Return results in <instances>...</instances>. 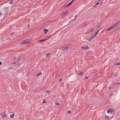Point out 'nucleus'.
Instances as JSON below:
<instances>
[{
    "mask_svg": "<svg viewBox=\"0 0 120 120\" xmlns=\"http://www.w3.org/2000/svg\"><path fill=\"white\" fill-rule=\"evenodd\" d=\"M30 41L28 39H27L26 40H23L22 41L20 44H28L30 43Z\"/></svg>",
    "mask_w": 120,
    "mask_h": 120,
    "instance_id": "1",
    "label": "nucleus"
},
{
    "mask_svg": "<svg viewBox=\"0 0 120 120\" xmlns=\"http://www.w3.org/2000/svg\"><path fill=\"white\" fill-rule=\"evenodd\" d=\"M1 115L3 117H4L6 116V115L5 112H3L1 114Z\"/></svg>",
    "mask_w": 120,
    "mask_h": 120,
    "instance_id": "2",
    "label": "nucleus"
},
{
    "mask_svg": "<svg viewBox=\"0 0 120 120\" xmlns=\"http://www.w3.org/2000/svg\"><path fill=\"white\" fill-rule=\"evenodd\" d=\"M100 30H98L96 31V33L94 34V37H95L98 34V32Z\"/></svg>",
    "mask_w": 120,
    "mask_h": 120,
    "instance_id": "3",
    "label": "nucleus"
},
{
    "mask_svg": "<svg viewBox=\"0 0 120 120\" xmlns=\"http://www.w3.org/2000/svg\"><path fill=\"white\" fill-rule=\"evenodd\" d=\"M49 30L46 29H44V32L45 34L47 33V32Z\"/></svg>",
    "mask_w": 120,
    "mask_h": 120,
    "instance_id": "4",
    "label": "nucleus"
},
{
    "mask_svg": "<svg viewBox=\"0 0 120 120\" xmlns=\"http://www.w3.org/2000/svg\"><path fill=\"white\" fill-rule=\"evenodd\" d=\"M116 75V72H113V73L111 74V76L112 77L114 76H115Z\"/></svg>",
    "mask_w": 120,
    "mask_h": 120,
    "instance_id": "5",
    "label": "nucleus"
},
{
    "mask_svg": "<svg viewBox=\"0 0 120 120\" xmlns=\"http://www.w3.org/2000/svg\"><path fill=\"white\" fill-rule=\"evenodd\" d=\"M12 113H13V114L11 115L10 116V118H13L14 117L15 115V113L14 112H13Z\"/></svg>",
    "mask_w": 120,
    "mask_h": 120,
    "instance_id": "6",
    "label": "nucleus"
},
{
    "mask_svg": "<svg viewBox=\"0 0 120 120\" xmlns=\"http://www.w3.org/2000/svg\"><path fill=\"white\" fill-rule=\"evenodd\" d=\"M95 37H94V36L93 37H91L90 38H89L88 39V41H91L92 39H93Z\"/></svg>",
    "mask_w": 120,
    "mask_h": 120,
    "instance_id": "7",
    "label": "nucleus"
},
{
    "mask_svg": "<svg viewBox=\"0 0 120 120\" xmlns=\"http://www.w3.org/2000/svg\"><path fill=\"white\" fill-rule=\"evenodd\" d=\"M95 28H92V29L91 30H90V32H91L94 31L95 30Z\"/></svg>",
    "mask_w": 120,
    "mask_h": 120,
    "instance_id": "8",
    "label": "nucleus"
},
{
    "mask_svg": "<svg viewBox=\"0 0 120 120\" xmlns=\"http://www.w3.org/2000/svg\"><path fill=\"white\" fill-rule=\"evenodd\" d=\"M47 40V39H43V40H41L39 41H38L39 42H43V41H45Z\"/></svg>",
    "mask_w": 120,
    "mask_h": 120,
    "instance_id": "9",
    "label": "nucleus"
},
{
    "mask_svg": "<svg viewBox=\"0 0 120 120\" xmlns=\"http://www.w3.org/2000/svg\"><path fill=\"white\" fill-rule=\"evenodd\" d=\"M112 109H108L107 111V112L108 113H109L111 112V110H112Z\"/></svg>",
    "mask_w": 120,
    "mask_h": 120,
    "instance_id": "10",
    "label": "nucleus"
},
{
    "mask_svg": "<svg viewBox=\"0 0 120 120\" xmlns=\"http://www.w3.org/2000/svg\"><path fill=\"white\" fill-rule=\"evenodd\" d=\"M72 3V2H70V3H69V4H68L67 5H66L65 6V7H67V6H69V5H71Z\"/></svg>",
    "mask_w": 120,
    "mask_h": 120,
    "instance_id": "11",
    "label": "nucleus"
},
{
    "mask_svg": "<svg viewBox=\"0 0 120 120\" xmlns=\"http://www.w3.org/2000/svg\"><path fill=\"white\" fill-rule=\"evenodd\" d=\"M112 29V28H111V27H109V28H108L106 30V31H109L110 30H111V29Z\"/></svg>",
    "mask_w": 120,
    "mask_h": 120,
    "instance_id": "12",
    "label": "nucleus"
},
{
    "mask_svg": "<svg viewBox=\"0 0 120 120\" xmlns=\"http://www.w3.org/2000/svg\"><path fill=\"white\" fill-rule=\"evenodd\" d=\"M115 65H120V63H116L115 64Z\"/></svg>",
    "mask_w": 120,
    "mask_h": 120,
    "instance_id": "13",
    "label": "nucleus"
},
{
    "mask_svg": "<svg viewBox=\"0 0 120 120\" xmlns=\"http://www.w3.org/2000/svg\"><path fill=\"white\" fill-rule=\"evenodd\" d=\"M71 113V111L70 110H68L67 112V113L68 114H70Z\"/></svg>",
    "mask_w": 120,
    "mask_h": 120,
    "instance_id": "14",
    "label": "nucleus"
},
{
    "mask_svg": "<svg viewBox=\"0 0 120 120\" xmlns=\"http://www.w3.org/2000/svg\"><path fill=\"white\" fill-rule=\"evenodd\" d=\"M50 91L49 90H46V91L45 92L46 93H50Z\"/></svg>",
    "mask_w": 120,
    "mask_h": 120,
    "instance_id": "15",
    "label": "nucleus"
},
{
    "mask_svg": "<svg viewBox=\"0 0 120 120\" xmlns=\"http://www.w3.org/2000/svg\"><path fill=\"white\" fill-rule=\"evenodd\" d=\"M120 22H116V23L115 24H114L113 25H115V26H116Z\"/></svg>",
    "mask_w": 120,
    "mask_h": 120,
    "instance_id": "16",
    "label": "nucleus"
},
{
    "mask_svg": "<svg viewBox=\"0 0 120 120\" xmlns=\"http://www.w3.org/2000/svg\"><path fill=\"white\" fill-rule=\"evenodd\" d=\"M68 49V47H64L62 49L63 50H65L66 49Z\"/></svg>",
    "mask_w": 120,
    "mask_h": 120,
    "instance_id": "17",
    "label": "nucleus"
},
{
    "mask_svg": "<svg viewBox=\"0 0 120 120\" xmlns=\"http://www.w3.org/2000/svg\"><path fill=\"white\" fill-rule=\"evenodd\" d=\"M9 3L10 4H12L13 3V2L12 0L9 1Z\"/></svg>",
    "mask_w": 120,
    "mask_h": 120,
    "instance_id": "18",
    "label": "nucleus"
},
{
    "mask_svg": "<svg viewBox=\"0 0 120 120\" xmlns=\"http://www.w3.org/2000/svg\"><path fill=\"white\" fill-rule=\"evenodd\" d=\"M55 104L56 105H57L58 106V105H60V104L59 103H58V102H56L55 103Z\"/></svg>",
    "mask_w": 120,
    "mask_h": 120,
    "instance_id": "19",
    "label": "nucleus"
},
{
    "mask_svg": "<svg viewBox=\"0 0 120 120\" xmlns=\"http://www.w3.org/2000/svg\"><path fill=\"white\" fill-rule=\"evenodd\" d=\"M111 28H112V29L115 27V25H112V26H111Z\"/></svg>",
    "mask_w": 120,
    "mask_h": 120,
    "instance_id": "20",
    "label": "nucleus"
},
{
    "mask_svg": "<svg viewBox=\"0 0 120 120\" xmlns=\"http://www.w3.org/2000/svg\"><path fill=\"white\" fill-rule=\"evenodd\" d=\"M82 49L83 50H85L86 49V48L85 46H83L82 47Z\"/></svg>",
    "mask_w": 120,
    "mask_h": 120,
    "instance_id": "21",
    "label": "nucleus"
},
{
    "mask_svg": "<svg viewBox=\"0 0 120 120\" xmlns=\"http://www.w3.org/2000/svg\"><path fill=\"white\" fill-rule=\"evenodd\" d=\"M47 103V102L45 101V100H43L42 101V103Z\"/></svg>",
    "mask_w": 120,
    "mask_h": 120,
    "instance_id": "22",
    "label": "nucleus"
},
{
    "mask_svg": "<svg viewBox=\"0 0 120 120\" xmlns=\"http://www.w3.org/2000/svg\"><path fill=\"white\" fill-rule=\"evenodd\" d=\"M114 87H110V88H109V90H110L112 89H113V88Z\"/></svg>",
    "mask_w": 120,
    "mask_h": 120,
    "instance_id": "23",
    "label": "nucleus"
},
{
    "mask_svg": "<svg viewBox=\"0 0 120 120\" xmlns=\"http://www.w3.org/2000/svg\"><path fill=\"white\" fill-rule=\"evenodd\" d=\"M79 75H82L83 73L82 72H80L79 73Z\"/></svg>",
    "mask_w": 120,
    "mask_h": 120,
    "instance_id": "24",
    "label": "nucleus"
},
{
    "mask_svg": "<svg viewBox=\"0 0 120 120\" xmlns=\"http://www.w3.org/2000/svg\"><path fill=\"white\" fill-rule=\"evenodd\" d=\"M50 53H48L46 55V57H47L48 56H49V55L50 54Z\"/></svg>",
    "mask_w": 120,
    "mask_h": 120,
    "instance_id": "25",
    "label": "nucleus"
},
{
    "mask_svg": "<svg viewBox=\"0 0 120 120\" xmlns=\"http://www.w3.org/2000/svg\"><path fill=\"white\" fill-rule=\"evenodd\" d=\"M114 110L113 109L112 111L111 110V114H112L113 112H114Z\"/></svg>",
    "mask_w": 120,
    "mask_h": 120,
    "instance_id": "26",
    "label": "nucleus"
},
{
    "mask_svg": "<svg viewBox=\"0 0 120 120\" xmlns=\"http://www.w3.org/2000/svg\"><path fill=\"white\" fill-rule=\"evenodd\" d=\"M68 11H67V12H64V14H63V15H65L66 14H68Z\"/></svg>",
    "mask_w": 120,
    "mask_h": 120,
    "instance_id": "27",
    "label": "nucleus"
},
{
    "mask_svg": "<svg viewBox=\"0 0 120 120\" xmlns=\"http://www.w3.org/2000/svg\"><path fill=\"white\" fill-rule=\"evenodd\" d=\"M13 60H14L15 61L16 60V57H14V58H13Z\"/></svg>",
    "mask_w": 120,
    "mask_h": 120,
    "instance_id": "28",
    "label": "nucleus"
},
{
    "mask_svg": "<svg viewBox=\"0 0 120 120\" xmlns=\"http://www.w3.org/2000/svg\"><path fill=\"white\" fill-rule=\"evenodd\" d=\"M41 74V72H40V73H39V74H38L37 75V76H39V75Z\"/></svg>",
    "mask_w": 120,
    "mask_h": 120,
    "instance_id": "29",
    "label": "nucleus"
},
{
    "mask_svg": "<svg viewBox=\"0 0 120 120\" xmlns=\"http://www.w3.org/2000/svg\"><path fill=\"white\" fill-rule=\"evenodd\" d=\"M75 19H71V20L70 21V22H71L72 21H75Z\"/></svg>",
    "mask_w": 120,
    "mask_h": 120,
    "instance_id": "30",
    "label": "nucleus"
},
{
    "mask_svg": "<svg viewBox=\"0 0 120 120\" xmlns=\"http://www.w3.org/2000/svg\"><path fill=\"white\" fill-rule=\"evenodd\" d=\"M15 33V32H12V33H11V34L10 35H12L13 34H14Z\"/></svg>",
    "mask_w": 120,
    "mask_h": 120,
    "instance_id": "31",
    "label": "nucleus"
},
{
    "mask_svg": "<svg viewBox=\"0 0 120 120\" xmlns=\"http://www.w3.org/2000/svg\"><path fill=\"white\" fill-rule=\"evenodd\" d=\"M100 4L99 2H97L96 4H95V5H97Z\"/></svg>",
    "mask_w": 120,
    "mask_h": 120,
    "instance_id": "32",
    "label": "nucleus"
},
{
    "mask_svg": "<svg viewBox=\"0 0 120 120\" xmlns=\"http://www.w3.org/2000/svg\"><path fill=\"white\" fill-rule=\"evenodd\" d=\"M84 78H85V79H88V77H84Z\"/></svg>",
    "mask_w": 120,
    "mask_h": 120,
    "instance_id": "33",
    "label": "nucleus"
},
{
    "mask_svg": "<svg viewBox=\"0 0 120 120\" xmlns=\"http://www.w3.org/2000/svg\"><path fill=\"white\" fill-rule=\"evenodd\" d=\"M113 85H117V83H114L113 84Z\"/></svg>",
    "mask_w": 120,
    "mask_h": 120,
    "instance_id": "34",
    "label": "nucleus"
},
{
    "mask_svg": "<svg viewBox=\"0 0 120 120\" xmlns=\"http://www.w3.org/2000/svg\"><path fill=\"white\" fill-rule=\"evenodd\" d=\"M90 31H87L86 32V33H90Z\"/></svg>",
    "mask_w": 120,
    "mask_h": 120,
    "instance_id": "35",
    "label": "nucleus"
},
{
    "mask_svg": "<svg viewBox=\"0 0 120 120\" xmlns=\"http://www.w3.org/2000/svg\"><path fill=\"white\" fill-rule=\"evenodd\" d=\"M109 116H106L105 117V119H108V118H109Z\"/></svg>",
    "mask_w": 120,
    "mask_h": 120,
    "instance_id": "36",
    "label": "nucleus"
},
{
    "mask_svg": "<svg viewBox=\"0 0 120 120\" xmlns=\"http://www.w3.org/2000/svg\"><path fill=\"white\" fill-rule=\"evenodd\" d=\"M117 85H120V82L117 83Z\"/></svg>",
    "mask_w": 120,
    "mask_h": 120,
    "instance_id": "37",
    "label": "nucleus"
},
{
    "mask_svg": "<svg viewBox=\"0 0 120 120\" xmlns=\"http://www.w3.org/2000/svg\"><path fill=\"white\" fill-rule=\"evenodd\" d=\"M16 62H15V61H14V62H13L12 63V64H16Z\"/></svg>",
    "mask_w": 120,
    "mask_h": 120,
    "instance_id": "38",
    "label": "nucleus"
},
{
    "mask_svg": "<svg viewBox=\"0 0 120 120\" xmlns=\"http://www.w3.org/2000/svg\"><path fill=\"white\" fill-rule=\"evenodd\" d=\"M62 80V79H60L59 81H60V82H61Z\"/></svg>",
    "mask_w": 120,
    "mask_h": 120,
    "instance_id": "39",
    "label": "nucleus"
},
{
    "mask_svg": "<svg viewBox=\"0 0 120 120\" xmlns=\"http://www.w3.org/2000/svg\"><path fill=\"white\" fill-rule=\"evenodd\" d=\"M51 38V37L49 36V37L48 38H47L46 39H47V40L48 39H49V38Z\"/></svg>",
    "mask_w": 120,
    "mask_h": 120,
    "instance_id": "40",
    "label": "nucleus"
},
{
    "mask_svg": "<svg viewBox=\"0 0 120 120\" xmlns=\"http://www.w3.org/2000/svg\"><path fill=\"white\" fill-rule=\"evenodd\" d=\"M88 46L87 45H86V47H85L86 48V49H87Z\"/></svg>",
    "mask_w": 120,
    "mask_h": 120,
    "instance_id": "41",
    "label": "nucleus"
},
{
    "mask_svg": "<svg viewBox=\"0 0 120 120\" xmlns=\"http://www.w3.org/2000/svg\"><path fill=\"white\" fill-rule=\"evenodd\" d=\"M77 16V15H75L74 19H75V18Z\"/></svg>",
    "mask_w": 120,
    "mask_h": 120,
    "instance_id": "42",
    "label": "nucleus"
},
{
    "mask_svg": "<svg viewBox=\"0 0 120 120\" xmlns=\"http://www.w3.org/2000/svg\"><path fill=\"white\" fill-rule=\"evenodd\" d=\"M30 24H28V27L29 28V27H30Z\"/></svg>",
    "mask_w": 120,
    "mask_h": 120,
    "instance_id": "43",
    "label": "nucleus"
},
{
    "mask_svg": "<svg viewBox=\"0 0 120 120\" xmlns=\"http://www.w3.org/2000/svg\"><path fill=\"white\" fill-rule=\"evenodd\" d=\"M1 13L0 12V16H1Z\"/></svg>",
    "mask_w": 120,
    "mask_h": 120,
    "instance_id": "44",
    "label": "nucleus"
},
{
    "mask_svg": "<svg viewBox=\"0 0 120 120\" xmlns=\"http://www.w3.org/2000/svg\"><path fill=\"white\" fill-rule=\"evenodd\" d=\"M112 94H112V93H111V94L110 95V96H111L112 95Z\"/></svg>",
    "mask_w": 120,
    "mask_h": 120,
    "instance_id": "45",
    "label": "nucleus"
},
{
    "mask_svg": "<svg viewBox=\"0 0 120 120\" xmlns=\"http://www.w3.org/2000/svg\"><path fill=\"white\" fill-rule=\"evenodd\" d=\"M2 64V63L1 62H0V65L1 64Z\"/></svg>",
    "mask_w": 120,
    "mask_h": 120,
    "instance_id": "46",
    "label": "nucleus"
},
{
    "mask_svg": "<svg viewBox=\"0 0 120 120\" xmlns=\"http://www.w3.org/2000/svg\"><path fill=\"white\" fill-rule=\"evenodd\" d=\"M19 119H20V120H21V116H20V117H19Z\"/></svg>",
    "mask_w": 120,
    "mask_h": 120,
    "instance_id": "47",
    "label": "nucleus"
},
{
    "mask_svg": "<svg viewBox=\"0 0 120 120\" xmlns=\"http://www.w3.org/2000/svg\"><path fill=\"white\" fill-rule=\"evenodd\" d=\"M101 0H99L98 1V2H101Z\"/></svg>",
    "mask_w": 120,
    "mask_h": 120,
    "instance_id": "48",
    "label": "nucleus"
},
{
    "mask_svg": "<svg viewBox=\"0 0 120 120\" xmlns=\"http://www.w3.org/2000/svg\"><path fill=\"white\" fill-rule=\"evenodd\" d=\"M96 5H95H95H94V7H95Z\"/></svg>",
    "mask_w": 120,
    "mask_h": 120,
    "instance_id": "49",
    "label": "nucleus"
},
{
    "mask_svg": "<svg viewBox=\"0 0 120 120\" xmlns=\"http://www.w3.org/2000/svg\"><path fill=\"white\" fill-rule=\"evenodd\" d=\"M79 89H78V90H77V91H79Z\"/></svg>",
    "mask_w": 120,
    "mask_h": 120,
    "instance_id": "50",
    "label": "nucleus"
},
{
    "mask_svg": "<svg viewBox=\"0 0 120 120\" xmlns=\"http://www.w3.org/2000/svg\"><path fill=\"white\" fill-rule=\"evenodd\" d=\"M94 35V34H93L92 35L93 36Z\"/></svg>",
    "mask_w": 120,
    "mask_h": 120,
    "instance_id": "51",
    "label": "nucleus"
}]
</instances>
